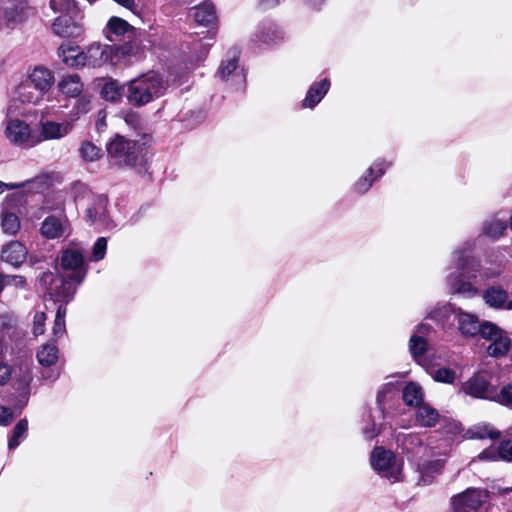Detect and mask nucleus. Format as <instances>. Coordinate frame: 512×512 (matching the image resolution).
Here are the masks:
<instances>
[{"mask_svg":"<svg viewBox=\"0 0 512 512\" xmlns=\"http://www.w3.org/2000/svg\"><path fill=\"white\" fill-rule=\"evenodd\" d=\"M217 76L222 81H231L232 85L238 87L245 84V75L242 70L238 69V56L236 54L221 62Z\"/></svg>","mask_w":512,"mask_h":512,"instance_id":"obj_12","label":"nucleus"},{"mask_svg":"<svg viewBox=\"0 0 512 512\" xmlns=\"http://www.w3.org/2000/svg\"><path fill=\"white\" fill-rule=\"evenodd\" d=\"M455 321L457 322V330L464 338H490L496 331V325L489 321H480L479 317L474 314L457 308L455 310Z\"/></svg>","mask_w":512,"mask_h":512,"instance_id":"obj_5","label":"nucleus"},{"mask_svg":"<svg viewBox=\"0 0 512 512\" xmlns=\"http://www.w3.org/2000/svg\"><path fill=\"white\" fill-rule=\"evenodd\" d=\"M30 381H31V375H30V373H29V371L27 369L25 374H24V377H23V385L27 386Z\"/></svg>","mask_w":512,"mask_h":512,"instance_id":"obj_60","label":"nucleus"},{"mask_svg":"<svg viewBox=\"0 0 512 512\" xmlns=\"http://www.w3.org/2000/svg\"><path fill=\"white\" fill-rule=\"evenodd\" d=\"M499 402L512 408V384L502 388L499 395Z\"/></svg>","mask_w":512,"mask_h":512,"instance_id":"obj_52","label":"nucleus"},{"mask_svg":"<svg viewBox=\"0 0 512 512\" xmlns=\"http://www.w3.org/2000/svg\"><path fill=\"white\" fill-rule=\"evenodd\" d=\"M432 377L437 382L452 384L456 379V373L448 367H440L433 372Z\"/></svg>","mask_w":512,"mask_h":512,"instance_id":"obj_43","label":"nucleus"},{"mask_svg":"<svg viewBox=\"0 0 512 512\" xmlns=\"http://www.w3.org/2000/svg\"><path fill=\"white\" fill-rule=\"evenodd\" d=\"M494 453V451H483L480 455H479V458L480 459H488V458H491L489 455Z\"/></svg>","mask_w":512,"mask_h":512,"instance_id":"obj_62","label":"nucleus"},{"mask_svg":"<svg viewBox=\"0 0 512 512\" xmlns=\"http://www.w3.org/2000/svg\"><path fill=\"white\" fill-rule=\"evenodd\" d=\"M491 344L487 348V352L490 356L499 357L505 355L510 349V339L504 335L503 331L496 326L495 333L490 338Z\"/></svg>","mask_w":512,"mask_h":512,"instance_id":"obj_23","label":"nucleus"},{"mask_svg":"<svg viewBox=\"0 0 512 512\" xmlns=\"http://www.w3.org/2000/svg\"><path fill=\"white\" fill-rule=\"evenodd\" d=\"M3 279V287L5 285H12L23 288L26 285V279L20 275H3Z\"/></svg>","mask_w":512,"mask_h":512,"instance_id":"obj_50","label":"nucleus"},{"mask_svg":"<svg viewBox=\"0 0 512 512\" xmlns=\"http://www.w3.org/2000/svg\"><path fill=\"white\" fill-rule=\"evenodd\" d=\"M28 9L27 0H0V31L12 29L24 21Z\"/></svg>","mask_w":512,"mask_h":512,"instance_id":"obj_7","label":"nucleus"},{"mask_svg":"<svg viewBox=\"0 0 512 512\" xmlns=\"http://www.w3.org/2000/svg\"><path fill=\"white\" fill-rule=\"evenodd\" d=\"M458 307L447 303V304H438L428 313L426 318L431 319L437 323L443 324L445 323L450 315L455 316V310Z\"/></svg>","mask_w":512,"mask_h":512,"instance_id":"obj_32","label":"nucleus"},{"mask_svg":"<svg viewBox=\"0 0 512 512\" xmlns=\"http://www.w3.org/2000/svg\"><path fill=\"white\" fill-rule=\"evenodd\" d=\"M431 330H432V328L430 325L421 323L417 326L414 334H418V335L422 336V335L430 333Z\"/></svg>","mask_w":512,"mask_h":512,"instance_id":"obj_58","label":"nucleus"},{"mask_svg":"<svg viewBox=\"0 0 512 512\" xmlns=\"http://www.w3.org/2000/svg\"><path fill=\"white\" fill-rule=\"evenodd\" d=\"M27 257L26 247L19 241H11L1 251V259L15 267L20 266Z\"/></svg>","mask_w":512,"mask_h":512,"instance_id":"obj_18","label":"nucleus"},{"mask_svg":"<svg viewBox=\"0 0 512 512\" xmlns=\"http://www.w3.org/2000/svg\"><path fill=\"white\" fill-rule=\"evenodd\" d=\"M42 375H43V377H44V378H46V379L55 380V379L58 377L59 373H58V372H56V373L50 374V373H48V372H43V374H42Z\"/></svg>","mask_w":512,"mask_h":512,"instance_id":"obj_61","label":"nucleus"},{"mask_svg":"<svg viewBox=\"0 0 512 512\" xmlns=\"http://www.w3.org/2000/svg\"><path fill=\"white\" fill-rule=\"evenodd\" d=\"M375 182L372 175H368V171L365 173L354 183L353 190L358 194L366 193Z\"/></svg>","mask_w":512,"mask_h":512,"instance_id":"obj_45","label":"nucleus"},{"mask_svg":"<svg viewBox=\"0 0 512 512\" xmlns=\"http://www.w3.org/2000/svg\"><path fill=\"white\" fill-rule=\"evenodd\" d=\"M469 247H459L452 253V263L447 276V286L452 294L472 298L479 293L476 272L479 262L469 254Z\"/></svg>","mask_w":512,"mask_h":512,"instance_id":"obj_2","label":"nucleus"},{"mask_svg":"<svg viewBox=\"0 0 512 512\" xmlns=\"http://www.w3.org/2000/svg\"><path fill=\"white\" fill-rule=\"evenodd\" d=\"M90 111V100L87 97L79 98L71 109L67 121H71L72 125L82 116Z\"/></svg>","mask_w":512,"mask_h":512,"instance_id":"obj_39","label":"nucleus"},{"mask_svg":"<svg viewBox=\"0 0 512 512\" xmlns=\"http://www.w3.org/2000/svg\"><path fill=\"white\" fill-rule=\"evenodd\" d=\"M79 153L85 162L97 161L102 156V150L90 141L81 144Z\"/></svg>","mask_w":512,"mask_h":512,"instance_id":"obj_38","label":"nucleus"},{"mask_svg":"<svg viewBox=\"0 0 512 512\" xmlns=\"http://www.w3.org/2000/svg\"><path fill=\"white\" fill-rule=\"evenodd\" d=\"M499 458L507 461L512 460V442L504 441L502 442L497 450Z\"/></svg>","mask_w":512,"mask_h":512,"instance_id":"obj_51","label":"nucleus"},{"mask_svg":"<svg viewBox=\"0 0 512 512\" xmlns=\"http://www.w3.org/2000/svg\"><path fill=\"white\" fill-rule=\"evenodd\" d=\"M4 135L11 144L21 148L37 146L36 131L22 119L7 118L5 121Z\"/></svg>","mask_w":512,"mask_h":512,"instance_id":"obj_6","label":"nucleus"},{"mask_svg":"<svg viewBox=\"0 0 512 512\" xmlns=\"http://www.w3.org/2000/svg\"><path fill=\"white\" fill-rule=\"evenodd\" d=\"M11 374V366L3 360H0V386L5 385L9 381Z\"/></svg>","mask_w":512,"mask_h":512,"instance_id":"obj_55","label":"nucleus"},{"mask_svg":"<svg viewBox=\"0 0 512 512\" xmlns=\"http://www.w3.org/2000/svg\"><path fill=\"white\" fill-rule=\"evenodd\" d=\"M506 229L505 222L493 219L486 221L483 226V232L490 237L497 238L503 234Z\"/></svg>","mask_w":512,"mask_h":512,"instance_id":"obj_42","label":"nucleus"},{"mask_svg":"<svg viewBox=\"0 0 512 512\" xmlns=\"http://www.w3.org/2000/svg\"><path fill=\"white\" fill-rule=\"evenodd\" d=\"M329 88L330 81L327 78L313 83L309 87L305 98L302 100V107L313 109L317 104L321 102V100L329 91Z\"/></svg>","mask_w":512,"mask_h":512,"instance_id":"obj_17","label":"nucleus"},{"mask_svg":"<svg viewBox=\"0 0 512 512\" xmlns=\"http://www.w3.org/2000/svg\"><path fill=\"white\" fill-rule=\"evenodd\" d=\"M467 434L472 439H497L500 437V432L486 423L474 425L467 431Z\"/></svg>","mask_w":512,"mask_h":512,"instance_id":"obj_33","label":"nucleus"},{"mask_svg":"<svg viewBox=\"0 0 512 512\" xmlns=\"http://www.w3.org/2000/svg\"><path fill=\"white\" fill-rule=\"evenodd\" d=\"M257 37L263 43L273 44L282 39V33L275 25L269 24L259 31Z\"/></svg>","mask_w":512,"mask_h":512,"instance_id":"obj_40","label":"nucleus"},{"mask_svg":"<svg viewBox=\"0 0 512 512\" xmlns=\"http://www.w3.org/2000/svg\"><path fill=\"white\" fill-rule=\"evenodd\" d=\"M107 156L113 166L134 167L141 160L137 143L122 135H114L106 145Z\"/></svg>","mask_w":512,"mask_h":512,"instance_id":"obj_4","label":"nucleus"},{"mask_svg":"<svg viewBox=\"0 0 512 512\" xmlns=\"http://www.w3.org/2000/svg\"><path fill=\"white\" fill-rule=\"evenodd\" d=\"M51 9L62 14L52 24V30L56 35L60 37H75L80 34V27L71 16L76 9L75 6L70 11L54 10L52 7Z\"/></svg>","mask_w":512,"mask_h":512,"instance_id":"obj_13","label":"nucleus"},{"mask_svg":"<svg viewBox=\"0 0 512 512\" xmlns=\"http://www.w3.org/2000/svg\"><path fill=\"white\" fill-rule=\"evenodd\" d=\"M58 54L67 66L75 68L84 66L83 51H80L78 46L62 44L58 49Z\"/></svg>","mask_w":512,"mask_h":512,"instance_id":"obj_24","label":"nucleus"},{"mask_svg":"<svg viewBox=\"0 0 512 512\" xmlns=\"http://www.w3.org/2000/svg\"><path fill=\"white\" fill-rule=\"evenodd\" d=\"M36 131L37 145L44 141L61 140L73 131L71 121L58 122L51 119L41 118Z\"/></svg>","mask_w":512,"mask_h":512,"instance_id":"obj_9","label":"nucleus"},{"mask_svg":"<svg viewBox=\"0 0 512 512\" xmlns=\"http://www.w3.org/2000/svg\"><path fill=\"white\" fill-rule=\"evenodd\" d=\"M425 393L423 388L416 382H409L405 385L402 391V398L406 405L411 407H418L424 402Z\"/></svg>","mask_w":512,"mask_h":512,"instance_id":"obj_26","label":"nucleus"},{"mask_svg":"<svg viewBox=\"0 0 512 512\" xmlns=\"http://www.w3.org/2000/svg\"><path fill=\"white\" fill-rule=\"evenodd\" d=\"M499 273V270L489 268L482 269L481 266L479 265V270L476 272V275L477 280L479 281L480 284L482 281L496 277L497 275H499Z\"/></svg>","mask_w":512,"mask_h":512,"instance_id":"obj_53","label":"nucleus"},{"mask_svg":"<svg viewBox=\"0 0 512 512\" xmlns=\"http://www.w3.org/2000/svg\"><path fill=\"white\" fill-rule=\"evenodd\" d=\"M50 7L54 10L70 11L74 7V0H51Z\"/></svg>","mask_w":512,"mask_h":512,"instance_id":"obj_54","label":"nucleus"},{"mask_svg":"<svg viewBox=\"0 0 512 512\" xmlns=\"http://www.w3.org/2000/svg\"><path fill=\"white\" fill-rule=\"evenodd\" d=\"M66 312H67V309H66L65 305L61 304L57 309V312L55 315V320H54V325H53V329H52L53 336L55 339L61 338L66 332V324H65Z\"/></svg>","mask_w":512,"mask_h":512,"instance_id":"obj_41","label":"nucleus"},{"mask_svg":"<svg viewBox=\"0 0 512 512\" xmlns=\"http://www.w3.org/2000/svg\"><path fill=\"white\" fill-rule=\"evenodd\" d=\"M409 352L413 359L420 365L426 364L425 354L428 349V342L426 339L418 334H412L409 340Z\"/></svg>","mask_w":512,"mask_h":512,"instance_id":"obj_27","label":"nucleus"},{"mask_svg":"<svg viewBox=\"0 0 512 512\" xmlns=\"http://www.w3.org/2000/svg\"><path fill=\"white\" fill-rule=\"evenodd\" d=\"M27 80L32 83L36 89L45 95L54 83L52 71L44 66H35L28 74Z\"/></svg>","mask_w":512,"mask_h":512,"instance_id":"obj_15","label":"nucleus"},{"mask_svg":"<svg viewBox=\"0 0 512 512\" xmlns=\"http://www.w3.org/2000/svg\"><path fill=\"white\" fill-rule=\"evenodd\" d=\"M119 5L133 11L135 8V0H114Z\"/></svg>","mask_w":512,"mask_h":512,"instance_id":"obj_59","label":"nucleus"},{"mask_svg":"<svg viewBox=\"0 0 512 512\" xmlns=\"http://www.w3.org/2000/svg\"><path fill=\"white\" fill-rule=\"evenodd\" d=\"M38 361L43 366H51L58 359V348L53 344H45L37 353Z\"/></svg>","mask_w":512,"mask_h":512,"instance_id":"obj_37","label":"nucleus"},{"mask_svg":"<svg viewBox=\"0 0 512 512\" xmlns=\"http://www.w3.org/2000/svg\"><path fill=\"white\" fill-rule=\"evenodd\" d=\"M398 447L403 453L414 457L424 448L423 442L417 434H400L397 436Z\"/></svg>","mask_w":512,"mask_h":512,"instance_id":"obj_25","label":"nucleus"},{"mask_svg":"<svg viewBox=\"0 0 512 512\" xmlns=\"http://www.w3.org/2000/svg\"><path fill=\"white\" fill-rule=\"evenodd\" d=\"M107 199L100 195L93 197L91 205L86 209L85 217L90 224H105Z\"/></svg>","mask_w":512,"mask_h":512,"instance_id":"obj_20","label":"nucleus"},{"mask_svg":"<svg viewBox=\"0 0 512 512\" xmlns=\"http://www.w3.org/2000/svg\"><path fill=\"white\" fill-rule=\"evenodd\" d=\"M107 30L115 36H122L128 33H133L134 28L126 20L113 16L107 23Z\"/></svg>","mask_w":512,"mask_h":512,"instance_id":"obj_35","label":"nucleus"},{"mask_svg":"<svg viewBox=\"0 0 512 512\" xmlns=\"http://www.w3.org/2000/svg\"><path fill=\"white\" fill-rule=\"evenodd\" d=\"M486 490L468 488L452 498L454 512H480V508L488 501Z\"/></svg>","mask_w":512,"mask_h":512,"instance_id":"obj_8","label":"nucleus"},{"mask_svg":"<svg viewBox=\"0 0 512 512\" xmlns=\"http://www.w3.org/2000/svg\"><path fill=\"white\" fill-rule=\"evenodd\" d=\"M107 249V239L100 237L93 246L92 257L94 261H100L105 257Z\"/></svg>","mask_w":512,"mask_h":512,"instance_id":"obj_47","label":"nucleus"},{"mask_svg":"<svg viewBox=\"0 0 512 512\" xmlns=\"http://www.w3.org/2000/svg\"><path fill=\"white\" fill-rule=\"evenodd\" d=\"M0 225L3 233L7 235H15L21 226L18 215L5 207L0 215Z\"/></svg>","mask_w":512,"mask_h":512,"instance_id":"obj_31","label":"nucleus"},{"mask_svg":"<svg viewBox=\"0 0 512 512\" xmlns=\"http://www.w3.org/2000/svg\"><path fill=\"white\" fill-rule=\"evenodd\" d=\"M443 467L444 460L442 459L426 460L419 464L420 481L424 484L431 483L433 478L441 473Z\"/></svg>","mask_w":512,"mask_h":512,"instance_id":"obj_28","label":"nucleus"},{"mask_svg":"<svg viewBox=\"0 0 512 512\" xmlns=\"http://www.w3.org/2000/svg\"><path fill=\"white\" fill-rule=\"evenodd\" d=\"M58 88L61 93L67 97H78L83 90V83L80 77L76 74L64 76L58 83Z\"/></svg>","mask_w":512,"mask_h":512,"instance_id":"obj_29","label":"nucleus"},{"mask_svg":"<svg viewBox=\"0 0 512 512\" xmlns=\"http://www.w3.org/2000/svg\"><path fill=\"white\" fill-rule=\"evenodd\" d=\"M70 223L65 214L50 215L44 219L40 227L41 235L46 239H57L69 233Z\"/></svg>","mask_w":512,"mask_h":512,"instance_id":"obj_11","label":"nucleus"},{"mask_svg":"<svg viewBox=\"0 0 512 512\" xmlns=\"http://www.w3.org/2000/svg\"><path fill=\"white\" fill-rule=\"evenodd\" d=\"M440 418L441 416L438 410L428 403L419 405L415 410V423L420 427H435L440 421Z\"/></svg>","mask_w":512,"mask_h":512,"instance_id":"obj_19","label":"nucleus"},{"mask_svg":"<svg viewBox=\"0 0 512 512\" xmlns=\"http://www.w3.org/2000/svg\"><path fill=\"white\" fill-rule=\"evenodd\" d=\"M84 66L99 67L109 59L107 47L99 43L90 45L86 52H83Z\"/></svg>","mask_w":512,"mask_h":512,"instance_id":"obj_22","label":"nucleus"},{"mask_svg":"<svg viewBox=\"0 0 512 512\" xmlns=\"http://www.w3.org/2000/svg\"><path fill=\"white\" fill-rule=\"evenodd\" d=\"M15 97L21 103L37 105L43 100L44 95L25 79L16 87Z\"/></svg>","mask_w":512,"mask_h":512,"instance_id":"obj_21","label":"nucleus"},{"mask_svg":"<svg viewBox=\"0 0 512 512\" xmlns=\"http://www.w3.org/2000/svg\"><path fill=\"white\" fill-rule=\"evenodd\" d=\"M46 315L44 312H36L33 318V333L36 336L42 335L45 331Z\"/></svg>","mask_w":512,"mask_h":512,"instance_id":"obj_48","label":"nucleus"},{"mask_svg":"<svg viewBox=\"0 0 512 512\" xmlns=\"http://www.w3.org/2000/svg\"><path fill=\"white\" fill-rule=\"evenodd\" d=\"M485 303L495 309L512 310V300H508V293L500 286L489 287L483 294Z\"/></svg>","mask_w":512,"mask_h":512,"instance_id":"obj_16","label":"nucleus"},{"mask_svg":"<svg viewBox=\"0 0 512 512\" xmlns=\"http://www.w3.org/2000/svg\"><path fill=\"white\" fill-rule=\"evenodd\" d=\"M370 461L373 469L382 476L393 481L398 479L399 472L394 467L395 456L393 452L382 447H376L371 453Z\"/></svg>","mask_w":512,"mask_h":512,"instance_id":"obj_10","label":"nucleus"},{"mask_svg":"<svg viewBox=\"0 0 512 512\" xmlns=\"http://www.w3.org/2000/svg\"><path fill=\"white\" fill-rule=\"evenodd\" d=\"M24 186V183H5L0 181V195L4 193L5 190L9 189H17Z\"/></svg>","mask_w":512,"mask_h":512,"instance_id":"obj_57","label":"nucleus"},{"mask_svg":"<svg viewBox=\"0 0 512 512\" xmlns=\"http://www.w3.org/2000/svg\"><path fill=\"white\" fill-rule=\"evenodd\" d=\"M13 420L11 408L0 405V426H8Z\"/></svg>","mask_w":512,"mask_h":512,"instance_id":"obj_56","label":"nucleus"},{"mask_svg":"<svg viewBox=\"0 0 512 512\" xmlns=\"http://www.w3.org/2000/svg\"><path fill=\"white\" fill-rule=\"evenodd\" d=\"M371 418V423L370 424H367L365 427H363L362 429V433L364 435V437L368 440L370 439H373L374 437H376L379 432H380V428L376 425L375 423V418L376 416L374 415H370L369 416Z\"/></svg>","mask_w":512,"mask_h":512,"instance_id":"obj_49","label":"nucleus"},{"mask_svg":"<svg viewBox=\"0 0 512 512\" xmlns=\"http://www.w3.org/2000/svg\"><path fill=\"white\" fill-rule=\"evenodd\" d=\"M28 431V421L21 419L13 428L11 437L8 441V448L13 450L26 438Z\"/></svg>","mask_w":512,"mask_h":512,"instance_id":"obj_36","label":"nucleus"},{"mask_svg":"<svg viewBox=\"0 0 512 512\" xmlns=\"http://www.w3.org/2000/svg\"><path fill=\"white\" fill-rule=\"evenodd\" d=\"M391 162L389 161H386L384 159H379V160H376L368 169V175H372V177L374 178V180H378L379 178H381L385 172L387 171V169H389L391 167Z\"/></svg>","mask_w":512,"mask_h":512,"instance_id":"obj_44","label":"nucleus"},{"mask_svg":"<svg viewBox=\"0 0 512 512\" xmlns=\"http://www.w3.org/2000/svg\"><path fill=\"white\" fill-rule=\"evenodd\" d=\"M377 414H378V417H382L383 416V411L381 408L378 409V411H376Z\"/></svg>","mask_w":512,"mask_h":512,"instance_id":"obj_64","label":"nucleus"},{"mask_svg":"<svg viewBox=\"0 0 512 512\" xmlns=\"http://www.w3.org/2000/svg\"><path fill=\"white\" fill-rule=\"evenodd\" d=\"M308 1H309L310 5H312L313 7H316L321 3V1H316V0H308Z\"/></svg>","mask_w":512,"mask_h":512,"instance_id":"obj_63","label":"nucleus"},{"mask_svg":"<svg viewBox=\"0 0 512 512\" xmlns=\"http://www.w3.org/2000/svg\"><path fill=\"white\" fill-rule=\"evenodd\" d=\"M195 21L201 25L208 26L215 22L216 12L211 3H203L192 9Z\"/></svg>","mask_w":512,"mask_h":512,"instance_id":"obj_30","label":"nucleus"},{"mask_svg":"<svg viewBox=\"0 0 512 512\" xmlns=\"http://www.w3.org/2000/svg\"><path fill=\"white\" fill-rule=\"evenodd\" d=\"M60 267L61 277H56L51 271H45L39 276L38 284L51 300L67 304L73 299L77 287L87 274L84 249L78 244H70L61 253Z\"/></svg>","mask_w":512,"mask_h":512,"instance_id":"obj_1","label":"nucleus"},{"mask_svg":"<svg viewBox=\"0 0 512 512\" xmlns=\"http://www.w3.org/2000/svg\"><path fill=\"white\" fill-rule=\"evenodd\" d=\"M125 90V85L121 87L117 81L110 80L103 85L101 95L107 101L116 102L120 100Z\"/></svg>","mask_w":512,"mask_h":512,"instance_id":"obj_34","label":"nucleus"},{"mask_svg":"<svg viewBox=\"0 0 512 512\" xmlns=\"http://www.w3.org/2000/svg\"><path fill=\"white\" fill-rule=\"evenodd\" d=\"M473 398L488 399L490 397V384L481 374H475L465 381L459 390Z\"/></svg>","mask_w":512,"mask_h":512,"instance_id":"obj_14","label":"nucleus"},{"mask_svg":"<svg viewBox=\"0 0 512 512\" xmlns=\"http://www.w3.org/2000/svg\"><path fill=\"white\" fill-rule=\"evenodd\" d=\"M124 121L125 123L133 130L140 131L143 129V119L141 116L133 111L127 112L124 115Z\"/></svg>","mask_w":512,"mask_h":512,"instance_id":"obj_46","label":"nucleus"},{"mask_svg":"<svg viewBox=\"0 0 512 512\" xmlns=\"http://www.w3.org/2000/svg\"><path fill=\"white\" fill-rule=\"evenodd\" d=\"M125 95L130 105L145 106L166 94L169 83L158 73L149 72L128 81Z\"/></svg>","mask_w":512,"mask_h":512,"instance_id":"obj_3","label":"nucleus"}]
</instances>
